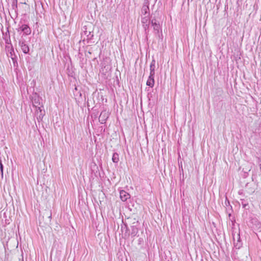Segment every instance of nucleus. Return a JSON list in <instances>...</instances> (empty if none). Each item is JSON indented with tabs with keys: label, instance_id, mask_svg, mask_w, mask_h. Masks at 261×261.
I'll use <instances>...</instances> for the list:
<instances>
[{
	"label": "nucleus",
	"instance_id": "obj_1",
	"mask_svg": "<svg viewBox=\"0 0 261 261\" xmlns=\"http://www.w3.org/2000/svg\"><path fill=\"white\" fill-rule=\"evenodd\" d=\"M41 98L39 97L38 96H34L33 98L32 102L34 107H36L38 109L37 110V111H39L40 114L39 116V118H37V119H42L43 117V116L44 115V113L42 112V110L41 108L43 107V106L41 105Z\"/></svg>",
	"mask_w": 261,
	"mask_h": 261
},
{
	"label": "nucleus",
	"instance_id": "obj_2",
	"mask_svg": "<svg viewBox=\"0 0 261 261\" xmlns=\"http://www.w3.org/2000/svg\"><path fill=\"white\" fill-rule=\"evenodd\" d=\"M19 45L20 46L22 51L24 54H28L29 52L30 48L27 44H25L24 40H19Z\"/></svg>",
	"mask_w": 261,
	"mask_h": 261
},
{
	"label": "nucleus",
	"instance_id": "obj_3",
	"mask_svg": "<svg viewBox=\"0 0 261 261\" xmlns=\"http://www.w3.org/2000/svg\"><path fill=\"white\" fill-rule=\"evenodd\" d=\"M151 25L153 28V30L155 34H158L160 29V25L158 22H157L155 19H152L151 21Z\"/></svg>",
	"mask_w": 261,
	"mask_h": 261
},
{
	"label": "nucleus",
	"instance_id": "obj_4",
	"mask_svg": "<svg viewBox=\"0 0 261 261\" xmlns=\"http://www.w3.org/2000/svg\"><path fill=\"white\" fill-rule=\"evenodd\" d=\"M19 30L23 32L24 34L26 35H30L31 33L30 28L27 24H22Z\"/></svg>",
	"mask_w": 261,
	"mask_h": 261
},
{
	"label": "nucleus",
	"instance_id": "obj_5",
	"mask_svg": "<svg viewBox=\"0 0 261 261\" xmlns=\"http://www.w3.org/2000/svg\"><path fill=\"white\" fill-rule=\"evenodd\" d=\"M120 198L122 201H125L130 198V195L125 191L122 190L120 192Z\"/></svg>",
	"mask_w": 261,
	"mask_h": 261
},
{
	"label": "nucleus",
	"instance_id": "obj_6",
	"mask_svg": "<svg viewBox=\"0 0 261 261\" xmlns=\"http://www.w3.org/2000/svg\"><path fill=\"white\" fill-rule=\"evenodd\" d=\"M154 75H149V76L147 81L146 85L150 87H153L154 84Z\"/></svg>",
	"mask_w": 261,
	"mask_h": 261
},
{
	"label": "nucleus",
	"instance_id": "obj_7",
	"mask_svg": "<svg viewBox=\"0 0 261 261\" xmlns=\"http://www.w3.org/2000/svg\"><path fill=\"white\" fill-rule=\"evenodd\" d=\"M155 61L153 59L152 60L150 65V75H153L155 74Z\"/></svg>",
	"mask_w": 261,
	"mask_h": 261
},
{
	"label": "nucleus",
	"instance_id": "obj_8",
	"mask_svg": "<svg viewBox=\"0 0 261 261\" xmlns=\"http://www.w3.org/2000/svg\"><path fill=\"white\" fill-rule=\"evenodd\" d=\"M121 230L122 233H124L125 237L129 236V233L128 232V228L126 224H123L121 226Z\"/></svg>",
	"mask_w": 261,
	"mask_h": 261
},
{
	"label": "nucleus",
	"instance_id": "obj_9",
	"mask_svg": "<svg viewBox=\"0 0 261 261\" xmlns=\"http://www.w3.org/2000/svg\"><path fill=\"white\" fill-rule=\"evenodd\" d=\"M106 118H108L107 113L105 112H101L99 117V119L100 121H101V123H105L106 119Z\"/></svg>",
	"mask_w": 261,
	"mask_h": 261
},
{
	"label": "nucleus",
	"instance_id": "obj_10",
	"mask_svg": "<svg viewBox=\"0 0 261 261\" xmlns=\"http://www.w3.org/2000/svg\"><path fill=\"white\" fill-rule=\"evenodd\" d=\"M149 15V14H147V15H144V16H143V17H142L141 22L142 24L150 23Z\"/></svg>",
	"mask_w": 261,
	"mask_h": 261
},
{
	"label": "nucleus",
	"instance_id": "obj_11",
	"mask_svg": "<svg viewBox=\"0 0 261 261\" xmlns=\"http://www.w3.org/2000/svg\"><path fill=\"white\" fill-rule=\"evenodd\" d=\"M112 161L114 163H117L119 161V154L115 152L113 153L112 156Z\"/></svg>",
	"mask_w": 261,
	"mask_h": 261
},
{
	"label": "nucleus",
	"instance_id": "obj_12",
	"mask_svg": "<svg viewBox=\"0 0 261 261\" xmlns=\"http://www.w3.org/2000/svg\"><path fill=\"white\" fill-rule=\"evenodd\" d=\"M149 10V8L148 6H143L142 8V12L144 13V15H146L147 14L149 15V13H148V11Z\"/></svg>",
	"mask_w": 261,
	"mask_h": 261
},
{
	"label": "nucleus",
	"instance_id": "obj_13",
	"mask_svg": "<svg viewBox=\"0 0 261 261\" xmlns=\"http://www.w3.org/2000/svg\"><path fill=\"white\" fill-rule=\"evenodd\" d=\"M4 38L5 39L6 43L8 44L9 43V41H10L9 32L8 30L7 31V32L6 33L5 36L4 37Z\"/></svg>",
	"mask_w": 261,
	"mask_h": 261
},
{
	"label": "nucleus",
	"instance_id": "obj_14",
	"mask_svg": "<svg viewBox=\"0 0 261 261\" xmlns=\"http://www.w3.org/2000/svg\"><path fill=\"white\" fill-rule=\"evenodd\" d=\"M137 233H138V229H137V228H136V227H135L134 226H133L132 228L131 235L133 237H135V236H136Z\"/></svg>",
	"mask_w": 261,
	"mask_h": 261
},
{
	"label": "nucleus",
	"instance_id": "obj_15",
	"mask_svg": "<svg viewBox=\"0 0 261 261\" xmlns=\"http://www.w3.org/2000/svg\"><path fill=\"white\" fill-rule=\"evenodd\" d=\"M150 23H144L143 24V27L144 29L146 34H147L149 32V25Z\"/></svg>",
	"mask_w": 261,
	"mask_h": 261
},
{
	"label": "nucleus",
	"instance_id": "obj_16",
	"mask_svg": "<svg viewBox=\"0 0 261 261\" xmlns=\"http://www.w3.org/2000/svg\"><path fill=\"white\" fill-rule=\"evenodd\" d=\"M13 9L15 10L17 8V0H13L12 4Z\"/></svg>",
	"mask_w": 261,
	"mask_h": 261
},
{
	"label": "nucleus",
	"instance_id": "obj_17",
	"mask_svg": "<svg viewBox=\"0 0 261 261\" xmlns=\"http://www.w3.org/2000/svg\"><path fill=\"white\" fill-rule=\"evenodd\" d=\"M0 168H1V171L2 174L3 175V165L1 161H0Z\"/></svg>",
	"mask_w": 261,
	"mask_h": 261
},
{
	"label": "nucleus",
	"instance_id": "obj_18",
	"mask_svg": "<svg viewBox=\"0 0 261 261\" xmlns=\"http://www.w3.org/2000/svg\"><path fill=\"white\" fill-rule=\"evenodd\" d=\"M259 169H260V172H261V164H260Z\"/></svg>",
	"mask_w": 261,
	"mask_h": 261
}]
</instances>
